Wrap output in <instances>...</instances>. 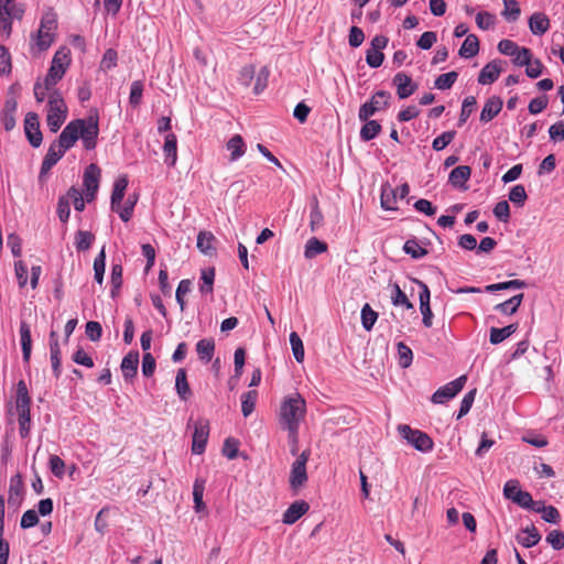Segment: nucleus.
<instances>
[{"label":"nucleus","mask_w":564,"mask_h":564,"mask_svg":"<svg viewBox=\"0 0 564 564\" xmlns=\"http://www.w3.org/2000/svg\"><path fill=\"white\" fill-rule=\"evenodd\" d=\"M99 133L97 117H88L87 119H76L67 123L63 129L55 143L62 152L69 150L80 138L86 150L96 148Z\"/></svg>","instance_id":"f257e3e1"},{"label":"nucleus","mask_w":564,"mask_h":564,"mask_svg":"<svg viewBox=\"0 0 564 564\" xmlns=\"http://www.w3.org/2000/svg\"><path fill=\"white\" fill-rule=\"evenodd\" d=\"M305 415V401L296 394L294 398L286 399L280 410L281 424L289 432V440L293 444L292 454L296 453L297 433L301 420Z\"/></svg>","instance_id":"f03ea898"},{"label":"nucleus","mask_w":564,"mask_h":564,"mask_svg":"<svg viewBox=\"0 0 564 564\" xmlns=\"http://www.w3.org/2000/svg\"><path fill=\"white\" fill-rule=\"evenodd\" d=\"M30 404L31 398L28 387L23 380H20L17 386V410L19 413V430L22 438H25L30 433Z\"/></svg>","instance_id":"7ed1b4c3"},{"label":"nucleus","mask_w":564,"mask_h":564,"mask_svg":"<svg viewBox=\"0 0 564 564\" xmlns=\"http://www.w3.org/2000/svg\"><path fill=\"white\" fill-rule=\"evenodd\" d=\"M67 107L61 93L56 89L48 95L47 126L52 132H57L66 119Z\"/></svg>","instance_id":"20e7f679"},{"label":"nucleus","mask_w":564,"mask_h":564,"mask_svg":"<svg viewBox=\"0 0 564 564\" xmlns=\"http://www.w3.org/2000/svg\"><path fill=\"white\" fill-rule=\"evenodd\" d=\"M398 431L400 435L406 440V442L411 444L415 449L423 453L432 451L433 441L426 433L419 430H413L406 424L399 425Z\"/></svg>","instance_id":"39448f33"},{"label":"nucleus","mask_w":564,"mask_h":564,"mask_svg":"<svg viewBox=\"0 0 564 564\" xmlns=\"http://www.w3.org/2000/svg\"><path fill=\"white\" fill-rule=\"evenodd\" d=\"M391 94L386 90L377 91L369 101L361 105L358 112L360 121H367L377 111L383 110L389 107Z\"/></svg>","instance_id":"423d86ee"},{"label":"nucleus","mask_w":564,"mask_h":564,"mask_svg":"<svg viewBox=\"0 0 564 564\" xmlns=\"http://www.w3.org/2000/svg\"><path fill=\"white\" fill-rule=\"evenodd\" d=\"M410 193V186L408 183H403L397 188H392L389 184H383L381 187V207L386 210L397 209V198H405Z\"/></svg>","instance_id":"0eeeda50"},{"label":"nucleus","mask_w":564,"mask_h":564,"mask_svg":"<svg viewBox=\"0 0 564 564\" xmlns=\"http://www.w3.org/2000/svg\"><path fill=\"white\" fill-rule=\"evenodd\" d=\"M310 458V451H303L293 462L290 473V486L299 489L307 481L306 463Z\"/></svg>","instance_id":"6e6552de"},{"label":"nucleus","mask_w":564,"mask_h":564,"mask_svg":"<svg viewBox=\"0 0 564 564\" xmlns=\"http://www.w3.org/2000/svg\"><path fill=\"white\" fill-rule=\"evenodd\" d=\"M466 381L467 377L463 375L457 379L448 382L447 384L438 388L432 395V402L438 404L445 403L447 400L454 398L463 390Z\"/></svg>","instance_id":"1a4fd4ad"},{"label":"nucleus","mask_w":564,"mask_h":564,"mask_svg":"<svg viewBox=\"0 0 564 564\" xmlns=\"http://www.w3.org/2000/svg\"><path fill=\"white\" fill-rule=\"evenodd\" d=\"M209 436V421L206 419H198L194 423V433L192 442L193 454L200 455L206 448Z\"/></svg>","instance_id":"9d476101"},{"label":"nucleus","mask_w":564,"mask_h":564,"mask_svg":"<svg viewBox=\"0 0 564 564\" xmlns=\"http://www.w3.org/2000/svg\"><path fill=\"white\" fill-rule=\"evenodd\" d=\"M25 135L33 148H39L43 135L40 130L39 116L35 112H28L24 119Z\"/></svg>","instance_id":"9b49d317"},{"label":"nucleus","mask_w":564,"mask_h":564,"mask_svg":"<svg viewBox=\"0 0 564 564\" xmlns=\"http://www.w3.org/2000/svg\"><path fill=\"white\" fill-rule=\"evenodd\" d=\"M421 288L419 300H420V311L422 314V323L425 327L430 328L433 325V313L430 305L431 293L429 286L422 282L416 281Z\"/></svg>","instance_id":"f8f14e48"},{"label":"nucleus","mask_w":564,"mask_h":564,"mask_svg":"<svg viewBox=\"0 0 564 564\" xmlns=\"http://www.w3.org/2000/svg\"><path fill=\"white\" fill-rule=\"evenodd\" d=\"M69 50L62 47L54 54L48 72L52 74L55 73L56 75H61V77H63L67 66L69 65Z\"/></svg>","instance_id":"ddd939ff"},{"label":"nucleus","mask_w":564,"mask_h":564,"mask_svg":"<svg viewBox=\"0 0 564 564\" xmlns=\"http://www.w3.org/2000/svg\"><path fill=\"white\" fill-rule=\"evenodd\" d=\"M310 509V505L304 500L294 501L283 513V523L293 524Z\"/></svg>","instance_id":"4468645a"},{"label":"nucleus","mask_w":564,"mask_h":564,"mask_svg":"<svg viewBox=\"0 0 564 564\" xmlns=\"http://www.w3.org/2000/svg\"><path fill=\"white\" fill-rule=\"evenodd\" d=\"M393 83L397 86V94L400 99L410 97L416 89V85L412 83L411 77L404 73H398Z\"/></svg>","instance_id":"2eb2a0df"},{"label":"nucleus","mask_w":564,"mask_h":564,"mask_svg":"<svg viewBox=\"0 0 564 564\" xmlns=\"http://www.w3.org/2000/svg\"><path fill=\"white\" fill-rule=\"evenodd\" d=\"M502 99L497 96H492L487 99L480 112L479 120L484 123L491 121L502 109Z\"/></svg>","instance_id":"dca6fc26"},{"label":"nucleus","mask_w":564,"mask_h":564,"mask_svg":"<svg viewBox=\"0 0 564 564\" xmlns=\"http://www.w3.org/2000/svg\"><path fill=\"white\" fill-rule=\"evenodd\" d=\"M64 154L65 152H62V149H58V145L53 142L50 145L47 153L42 162L40 176L42 177L44 174L48 173L50 170L63 158Z\"/></svg>","instance_id":"f3484780"},{"label":"nucleus","mask_w":564,"mask_h":564,"mask_svg":"<svg viewBox=\"0 0 564 564\" xmlns=\"http://www.w3.org/2000/svg\"><path fill=\"white\" fill-rule=\"evenodd\" d=\"M501 73V67L497 61L486 64L479 73L478 83L489 85L496 82Z\"/></svg>","instance_id":"a211bd4d"},{"label":"nucleus","mask_w":564,"mask_h":564,"mask_svg":"<svg viewBox=\"0 0 564 564\" xmlns=\"http://www.w3.org/2000/svg\"><path fill=\"white\" fill-rule=\"evenodd\" d=\"M139 365V352L130 351L127 354L121 361V371L126 380H130L135 377Z\"/></svg>","instance_id":"6ab92c4d"},{"label":"nucleus","mask_w":564,"mask_h":564,"mask_svg":"<svg viewBox=\"0 0 564 564\" xmlns=\"http://www.w3.org/2000/svg\"><path fill=\"white\" fill-rule=\"evenodd\" d=\"M163 152L165 163L169 166H174L177 161V138L174 133H169L165 135Z\"/></svg>","instance_id":"aec40b11"},{"label":"nucleus","mask_w":564,"mask_h":564,"mask_svg":"<svg viewBox=\"0 0 564 564\" xmlns=\"http://www.w3.org/2000/svg\"><path fill=\"white\" fill-rule=\"evenodd\" d=\"M128 177L126 175H122L115 181L110 202L111 209L113 212L118 210V207H120V204L124 197L126 189L128 187Z\"/></svg>","instance_id":"412c9836"},{"label":"nucleus","mask_w":564,"mask_h":564,"mask_svg":"<svg viewBox=\"0 0 564 564\" xmlns=\"http://www.w3.org/2000/svg\"><path fill=\"white\" fill-rule=\"evenodd\" d=\"M529 28L534 35H542L549 30L550 20L544 13L535 12L529 19Z\"/></svg>","instance_id":"4be33fe9"},{"label":"nucleus","mask_w":564,"mask_h":564,"mask_svg":"<svg viewBox=\"0 0 564 564\" xmlns=\"http://www.w3.org/2000/svg\"><path fill=\"white\" fill-rule=\"evenodd\" d=\"M471 170L467 165H459L453 169L448 176V182L455 187H462L469 180Z\"/></svg>","instance_id":"5701e85b"},{"label":"nucleus","mask_w":564,"mask_h":564,"mask_svg":"<svg viewBox=\"0 0 564 564\" xmlns=\"http://www.w3.org/2000/svg\"><path fill=\"white\" fill-rule=\"evenodd\" d=\"M100 169L96 164H90L84 172V186L86 191H98Z\"/></svg>","instance_id":"b1692460"},{"label":"nucleus","mask_w":564,"mask_h":564,"mask_svg":"<svg viewBox=\"0 0 564 564\" xmlns=\"http://www.w3.org/2000/svg\"><path fill=\"white\" fill-rule=\"evenodd\" d=\"M175 389L183 401H187L192 395V391L187 382L186 370L184 368H180L176 372Z\"/></svg>","instance_id":"393cba45"},{"label":"nucleus","mask_w":564,"mask_h":564,"mask_svg":"<svg viewBox=\"0 0 564 564\" xmlns=\"http://www.w3.org/2000/svg\"><path fill=\"white\" fill-rule=\"evenodd\" d=\"M518 542L524 547H532L541 540V534L534 525L527 527L522 533L517 536Z\"/></svg>","instance_id":"a878e982"},{"label":"nucleus","mask_w":564,"mask_h":564,"mask_svg":"<svg viewBox=\"0 0 564 564\" xmlns=\"http://www.w3.org/2000/svg\"><path fill=\"white\" fill-rule=\"evenodd\" d=\"M20 337H21L23 360L25 362H29L30 358H31V350H32V338H31L30 326L25 322H22L20 325Z\"/></svg>","instance_id":"bb28decb"},{"label":"nucleus","mask_w":564,"mask_h":564,"mask_svg":"<svg viewBox=\"0 0 564 564\" xmlns=\"http://www.w3.org/2000/svg\"><path fill=\"white\" fill-rule=\"evenodd\" d=\"M479 52V41L475 34H468L463 42L458 54L464 58H470Z\"/></svg>","instance_id":"cd10ccee"},{"label":"nucleus","mask_w":564,"mask_h":564,"mask_svg":"<svg viewBox=\"0 0 564 564\" xmlns=\"http://www.w3.org/2000/svg\"><path fill=\"white\" fill-rule=\"evenodd\" d=\"M226 148L228 151H230V161L232 162L241 158L246 152V144L240 134H235L231 137L228 140Z\"/></svg>","instance_id":"c85d7f7f"},{"label":"nucleus","mask_w":564,"mask_h":564,"mask_svg":"<svg viewBox=\"0 0 564 564\" xmlns=\"http://www.w3.org/2000/svg\"><path fill=\"white\" fill-rule=\"evenodd\" d=\"M518 329V324H510L502 328L491 327L489 340L492 345H498L510 337Z\"/></svg>","instance_id":"c756f323"},{"label":"nucleus","mask_w":564,"mask_h":564,"mask_svg":"<svg viewBox=\"0 0 564 564\" xmlns=\"http://www.w3.org/2000/svg\"><path fill=\"white\" fill-rule=\"evenodd\" d=\"M523 297H524L523 293L517 294V295L512 296L511 299L497 304L495 306V310L505 315L514 314L518 311L519 306L521 305Z\"/></svg>","instance_id":"7c9ffc66"},{"label":"nucleus","mask_w":564,"mask_h":564,"mask_svg":"<svg viewBox=\"0 0 564 564\" xmlns=\"http://www.w3.org/2000/svg\"><path fill=\"white\" fill-rule=\"evenodd\" d=\"M324 216L319 208L318 199L316 196H313L311 199V213H310V228L311 231H316L318 228L323 226Z\"/></svg>","instance_id":"2f4dec72"},{"label":"nucleus","mask_w":564,"mask_h":564,"mask_svg":"<svg viewBox=\"0 0 564 564\" xmlns=\"http://www.w3.org/2000/svg\"><path fill=\"white\" fill-rule=\"evenodd\" d=\"M327 243L313 237L310 238L305 245L304 257L306 259H313L316 256L327 251Z\"/></svg>","instance_id":"473e14b6"},{"label":"nucleus","mask_w":564,"mask_h":564,"mask_svg":"<svg viewBox=\"0 0 564 564\" xmlns=\"http://www.w3.org/2000/svg\"><path fill=\"white\" fill-rule=\"evenodd\" d=\"M196 351L200 360L209 362L214 356L215 343L210 338L200 339L196 344Z\"/></svg>","instance_id":"72a5a7b5"},{"label":"nucleus","mask_w":564,"mask_h":564,"mask_svg":"<svg viewBox=\"0 0 564 564\" xmlns=\"http://www.w3.org/2000/svg\"><path fill=\"white\" fill-rule=\"evenodd\" d=\"M365 124L360 129V139L362 141H370L381 132V124L377 120L364 121Z\"/></svg>","instance_id":"f704fd0d"},{"label":"nucleus","mask_w":564,"mask_h":564,"mask_svg":"<svg viewBox=\"0 0 564 564\" xmlns=\"http://www.w3.org/2000/svg\"><path fill=\"white\" fill-rule=\"evenodd\" d=\"M215 237L209 231H200L197 236V248L200 252L207 256H212L215 252V248L213 246Z\"/></svg>","instance_id":"c9c22d12"},{"label":"nucleus","mask_w":564,"mask_h":564,"mask_svg":"<svg viewBox=\"0 0 564 564\" xmlns=\"http://www.w3.org/2000/svg\"><path fill=\"white\" fill-rule=\"evenodd\" d=\"M54 33L40 30L35 35H32V41L40 52L46 51L54 42Z\"/></svg>","instance_id":"e433bc0d"},{"label":"nucleus","mask_w":564,"mask_h":564,"mask_svg":"<svg viewBox=\"0 0 564 564\" xmlns=\"http://www.w3.org/2000/svg\"><path fill=\"white\" fill-rule=\"evenodd\" d=\"M106 269V251L105 247L100 250L94 260V279L98 284H102Z\"/></svg>","instance_id":"4c0bfd02"},{"label":"nucleus","mask_w":564,"mask_h":564,"mask_svg":"<svg viewBox=\"0 0 564 564\" xmlns=\"http://www.w3.org/2000/svg\"><path fill=\"white\" fill-rule=\"evenodd\" d=\"M258 392L250 390L241 395V412L245 417L249 416L256 406Z\"/></svg>","instance_id":"58836bf2"},{"label":"nucleus","mask_w":564,"mask_h":564,"mask_svg":"<svg viewBox=\"0 0 564 564\" xmlns=\"http://www.w3.org/2000/svg\"><path fill=\"white\" fill-rule=\"evenodd\" d=\"M7 9L8 17L11 19L21 20L25 12V7L23 3H15V0H0V6H3Z\"/></svg>","instance_id":"ea45409f"},{"label":"nucleus","mask_w":564,"mask_h":564,"mask_svg":"<svg viewBox=\"0 0 564 564\" xmlns=\"http://www.w3.org/2000/svg\"><path fill=\"white\" fill-rule=\"evenodd\" d=\"M378 318V313L375 312L371 306L366 303L361 308V324L366 330H371L376 321Z\"/></svg>","instance_id":"a19ab883"},{"label":"nucleus","mask_w":564,"mask_h":564,"mask_svg":"<svg viewBox=\"0 0 564 564\" xmlns=\"http://www.w3.org/2000/svg\"><path fill=\"white\" fill-rule=\"evenodd\" d=\"M403 250L406 254H410L413 259H421L427 254V250L419 245L415 239H409L403 246Z\"/></svg>","instance_id":"79ce46f5"},{"label":"nucleus","mask_w":564,"mask_h":564,"mask_svg":"<svg viewBox=\"0 0 564 564\" xmlns=\"http://www.w3.org/2000/svg\"><path fill=\"white\" fill-rule=\"evenodd\" d=\"M95 240V236L90 231L79 230L75 236V245L77 250H88Z\"/></svg>","instance_id":"37998d69"},{"label":"nucleus","mask_w":564,"mask_h":564,"mask_svg":"<svg viewBox=\"0 0 564 564\" xmlns=\"http://www.w3.org/2000/svg\"><path fill=\"white\" fill-rule=\"evenodd\" d=\"M458 74L456 72H448L440 75L434 83L435 88L440 90L449 89L456 82Z\"/></svg>","instance_id":"c03bdc74"},{"label":"nucleus","mask_w":564,"mask_h":564,"mask_svg":"<svg viewBox=\"0 0 564 564\" xmlns=\"http://www.w3.org/2000/svg\"><path fill=\"white\" fill-rule=\"evenodd\" d=\"M138 196L137 195H130L122 208L118 207V210H116L119 214V217L122 221L127 223L131 219L134 206L137 204Z\"/></svg>","instance_id":"a18cd8bd"},{"label":"nucleus","mask_w":564,"mask_h":564,"mask_svg":"<svg viewBox=\"0 0 564 564\" xmlns=\"http://www.w3.org/2000/svg\"><path fill=\"white\" fill-rule=\"evenodd\" d=\"M290 344L292 347V351L294 355V358L297 362H303L304 360V346L301 337L297 335V333L292 332L290 334Z\"/></svg>","instance_id":"49530a36"},{"label":"nucleus","mask_w":564,"mask_h":564,"mask_svg":"<svg viewBox=\"0 0 564 564\" xmlns=\"http://www.w3.org/2000/svg\"><path fill=\"white\" fill-rule=\"evenodd\" d=\"M398 355H399V365L401 368H408L412 364L413 354L410 347H408L404 343L400 341L397 345Z\"/></svg>","instance_id":"de8ad7c7"},{"label":"nucleus","mask_w":564,"mask_h":564,"mask_svg":"<svg viewBox=\"0 0 564 564\" xmlns=\"http://www.w3.org/2000/svg\"><path fill=\"white\" fill-rule=\"evenodd\" d=\"M122 267L113 264L111 268V296L116 297L122 285Z\"/></svg>","instance_id":"09e8293b"},{"label":"nucleus","mask_w":564,"mask_h":564,"mask_svg":"<svg viewBox=\"0 0 564 564\" xmlns=\"http://www.w3.org/2000/svg\"><path fill=\"white\" fill-rule=\"evenodd\" d=\"M391 301L394 306L403 305L406 310L413 308V304L409 301L406 294L400 289V286L395 283L393 284V293L391 295Z\"/></svg>","instance_id":"8fccbe9b"},{"label":"nucleus","mask_w":564,"mask_h":564,"mask_svg":"<svg viewBox=\"0 0 564 564\" xmlns=\"http://www.w3.org/2000/svg\"><path fill=\"white\" fill-rule=\"evenodd\" d=\"M505 10L502 15L509 21H516L520 17L521 10L517 0H502Z\"/></svg>","instance_id":"3c124183"},{"label":"nucleus","mask_w":564,"mask_h":564,"mask_svg":"<svg viewBox=\"0 0 564 564\" xmlns=\"http://www.w3.org/2000/svg\"><path fill=\"white\" fill-rule=\"evenodd\" d=\"M535 512L542 513V519L549 523H558L561 516L558 510L553 506H541L540 509H535Z\"/></svg>","instance_id":"603ef678"},{"label":"nucleus","mask_w":564,"mask_h":564,"mask_svg":"<svg viewBox=\"0 0 564 564\" xmlns=\"http://www.w3.org/2000/svg\"><path fill=\"white\" fill-rule=\"evenodd\" d=\"M142 94H143V83L141 80L132 82L131 88H130L129 102L133 108L138 107L141 104Z\"/></svg>","instance_id":"864d4df0"},{"label":"nucleus","mask_w":564,"mask_h":564,"mask_svg":"<svg viewBox=\"0 0 564 564\" xmlns=\"http://www.w3.org/2000/svg\"><path fill=\"white\" fill-rule=\"evenodd\" d=\"M527 198L528 195L523 185H516L509 192V200L514 205L523 206Z\"/></svg>","instance_id":"5fc2aeb1"},{"label":"nucleus","mask_w":564,"mask_h":564,"mask_svg":"<svg viewBox=\"0 0 564 564\" xmlns=\"http://www.w3.org/2000/svg\"><path fill=\"white\" fill-rule=\"evenodd\" d=\"M56 28H57L56 13L53 12L52 10L46 11L41 19L40 30H44V31L54 33Z\"/></svg>","instance_id":"6e6d98bb"},{"label":"nucleus","mask_w":564,"mask_h":564,"mask_svg":"<svg viewBox=\"0 0 564 564\" xmlns=\"http://www.w3.org/2000/svg\"><path fill=\"white\" fill-rule=\"evenodd\" d=\"M456 131H445L433 140L432 148L435 151H442L445 149L455 138Z\"/></svg>","instance_id":"4d7b16f0"},{"label":"nucleus","mask_w":564,"mask_h":564,"mask_svg":"<svg viewBox=\"0 0 564 564\" xmlns=\"http://www.w3.org/2000/svg\"><path fill=\"white\" fill-rule=\"evenodd\" d=\"M477 101L474 96H468L464 99L462 105V111L458 120V126H462L466 122V120L469 118L470 113L474 110V107L476 106Z\"/></svg>","instance_id":"13d9d810"},{"label":"nucleus","mask_w":564,"mask_h":564,"mask_svg":"<svg viewBox=\"0 0 564 564\" xmlns=\"http://www.w3.org/2000/svg\"><path fill=\"white\" fill-rule=\"evenodd\" d=\"M118 54L113 48H108L100 62V68L105 72L113 68L117 65Z\"/></svg>","instance_id":"bf43d9fd"},{"label":"nucleus","mask_w":564,"mask_h":564,"mask_svg":"<svg viewBox=\"0 0 564 564\" xmlns=\"http://www.w3.org/2000/svg\"><path fill=\"white\" fill-rule=\"evenodd\" d=\"M11 69V55L4 45H0V74L8 75Z\"/></svg>","instance_id":"052dcab7"},{"label":"nucleus","mask_w":564,"mask_h":564,"mask_svg":"<svg viewBox=\"0 0 564 564\" xmlns=\"http://www.w3.org/2000/svg\"><path fill=\"white\" fill-rule=\"evenodd\" d=\"M494 215L502 223H508L510 218V206L507 200H500L494 207Z\"/></svg>","instance_id":"680f3d73"},{"label":"nucleus","mask_w":564,"mask_h":564,"mask_svg":"<svg viewBox=\"0 0 564 564\" xmlns=\"http://www.w3.org/2000/svg\"><path fill=\"white\" fill-rule=\"evenodd\" d=\"M215 279V269L209 268L202 271V280L204 285L200 286L202 293H210L213 291V284Z\"/></svg>","instance_id":"e2e57ef3"},{"label":"nucleus","mask_w":564,"mask_h":564,"mask_svg":"<svg viewBox=\"0 0 564 564\" xmlns=\"http://www.w3.org/2000/svg\"><path fill=\"white\" fill-rule=\"evenodd\" d=\"M475 395H476V389L470 390L469 392H467L464 395V398L460 402V408H459V411L457 414V419L463 417L464 415H466L469 412V410L474 403Z\"/></svg>","instance_id":"0e129e2a"},{"label":"nucleus","mask_w":564,"mask_h":564,"mask_svg":"<svg viewBox=\"0 0 564 564\" xmlns=\"http://www.w3.org/2000/svg\"><path fill=\"white\" fill-rule=\"evenodd\" d=\"M86 335L91 341H98L102 335V327L100 323L90 321L86 324Z\"/></svg>","instance_id":"69168bd1"},{"label":"nucleus","mask_w":564,"mask_h":564,"mask_svg":"<svg viewBox=\"0 0 564 564\" xmlns=\"http://www.w3.org/2000/svg\"><path fill=\"white\" fill-rule=\"evenodd\" d=\"M546 542L552 545L554 550L564 549V533L560 530H552L547 536Z\"/></svg>","instance_id":"338daca9"},{"label":"nucleus","mask_w":564,"mask_h":564,"mask_svg":"<svg viewBox=\"0 0 564 564\" xmlns=\"http://www.w3.org/2000/svg\"><path fill=\"white\" fill-rule=\"evenodd\" d=\"M544 69L543 64L540 59H530L529 64L525 66V74L530 78H538L542 75Z\"/></svg>","instance_id":"774afa93"}]
</instances>
